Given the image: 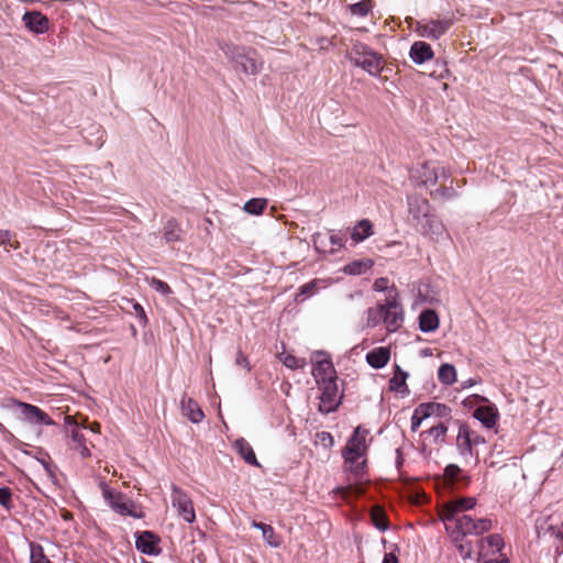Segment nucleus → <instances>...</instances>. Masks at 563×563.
<instances>
[{"label":"nucleus","instance_id":"nucleus-1","mask_svg":"<svg viewBox=\"0 0 563 563\" xmlns=\"http://www.w3.org/2000/svg\"><path fill=\"white\" fill-rule=\"evenodd\" d=\"M404 321V309L400 303L399 291L397 287L391 286L384 302H378L376 307H371L366 311V327L375 328L380 322L385 324L388 332L397 331Z\"/></svg>","mask_w":563,"mask_h":563},{"label":"nucleus","instance_id":"nucleus-2","mask_svg":"<svg viewBox=\"0 0 563 563\" xmlns=\"http://www.w3.org/2000/svg\"><path fill=\"white\" fill-rule=\"evenodd\" d=\"M343 459L342 468L350 475L354 484L340 486L333 489L343 500L350 501L351 496L358 497L364 494L361 483L366 479L368 473V459L365 455L341 454Z\"/></svg>","mask_w":563,"mask_h":563},{"label":"nucleus","instance_id":"nucleus-3","mask_svg":"<svg viewBox=\"0 0 563 563\" xmlns=\"http://www.w3.org/2000/svg\"><path fill=\"white\" fill-rule=\"evenodd\" d=\"M408 211L422 233L437 232L441 225L432 213L429 200L424 197L417 195L408 197Z\"/></svg>","mask_w":563,"mask_h":563},{"label":"nucleus","instance_id":"nucleus-4","mask_svg":"<svg viewBox=\"0 0 563 563\" xmlns=\"http://www.w3.org/2000/svg\"><path fill=\"white\" fill-rule=\"evenodd\" d=\"M350 60L354 66L362 68L368 75L379 77L384 69V56L373 51L368 45L357 42L350 52Z\"/></svg>","mask_w":563,"mask_h":563},{"label":"nucleus","instance_id":"nucleus-5","mask_svg":"<svg viewBox=\"0 0 563 563\" xmlns=\"http://www.w3.org/2000/svg\"><path fill=\"white\" fill-rule=\"evenodd\" d=\"M224 54L236 68L240 67L246 75H257L263 68V60L252 47L227 45Z\"/></svg>","mask_w":563,"mask_h":563},{"label":"nucleus","instance_id":"nucleus-6","mask_svg":"<svg viewBox=\"0 0 563 563\" xmlns=\"http://www.w3.org/2000/svg\"><path fill=\"white\" fill-rule=\"evenodd\" d=\"M494 527V521L488 518H473L471 515L462 514L457 516L455 522L449 525L446 523V530L451 533H459V536L467 537V536H476L479 537L488 531H490Z\"/></svg>","mask_w":563,"mask_h":563},{"label":"nucleus","instance_id":"nucleus-7","mask_svg":"<svg viewBox=\"0 0 563 563\" xmlns=\"http://www.w3.org/2000/svg\"><path fill=\"white\" fill-rule=\"evenodd\" d=\"M99 487L102 490L104 500L115 512L137 519L144 517L142 509L123 493L110 489L104 482H100Z\"/></svg>","mask_w":563,"mask_h":563},{"label":"nucleus","instance_id":"nucleus-8","mask_svg":"<svg viewBox=\"0 0 563 563\" xmlns=\"http://www.w3.org/2000/svg\"><path fill=\"white\" fill-rule=\"evenodd\" d=\"M65 423L73 427L70 430V439L67 445L70 450L76 451L81 459H88L91 456L90 448H93L91 442H88L84 432L78 428V420L76 417L66 416Z\"/></svg>","mask_w":563,"mask_h":563},{"label":"nucleus","instance_id":"nucleus-9","mask_svg":"<svg viewBox=\"0 0 563 563\" xmlns=\"http://www.w3.org/2000/svg\"><path fill=\"white\" fill-rule=\"evenodd\" d=\"M449 172L435 162H424L412 172V177L426 187L434 186L440 178H449Z\"/></svg>","mask_w":563,"mask_h":563},{"label":"nucleus","instance_id":"nucleus-10","mask_svg":"<svg viewBox=\"0 0 563 563\" xmlns=\"http://www.w3.org/2000/svg\"><path fill=\"white\" fill-rule=\"evenodd\" d=\"M321 390L319 410L322 413H330L338 409L342 396L339 394L336 379H327L318 384Z\"/></svg>","mask_w":563,"mask_h":563},{"label":"nucleus","instance_id":"nucleus-11","mask_svg":"<svg viewBox=\"0 0 563 563\" xmlns=\"http://www.w3.org/2000/svg\"><path fill=\"white\" fill-rule=\"evenodd\" d=\"M369 435L368 429L363 426H357L351 437L347 439L345 445L342 448L341 454L353 455H368L369 444L367 438Z\"/></svg>","mask_w":563,"mask_h":563},{"label":"nucleus","instance_id":"nucleus-12","mask_svg":"<svg viewBox=\"0 0 563 563\" xmlns=\"http://www.w3.org/2000/svg\"><path fill=\"white\" fill-rule=\"evenodd\" d=\"M172 504L177 509V514L188 523H192L196 520V512L192 500L190 497L178 488L173 486L172 488Z\"/></svg>","mask_w":563,"mask_h":563},{"label":"nucleus","instance_id":"nucleus-13","mask_svg":"<svg viewBox=\"0 0 563 563\" xmlns=\"http://www.w3.org/2000/svg\"><path fill=\"white\" fill-rule=\"evenodd\" d=\"M476 499L474 497H462L446 503L441 510V519L451 525L455 522L460 512L474 508Z\"/></svg>","mask_w":563,"mask_h":563},{"label":"nucleus","instance_id":"nucleus-14","mask_svg":"<svg viewBox=\"0 0 563 563\" xmlns=\"http://www.w3.org/2000/svg\"><path fill=\"white\" fill-rule=\"evenodd\" d=\"M316 362L312 367V375L318 384L324 383L327 379H336L335 369L331 358L323 352H317Z\"/></svg>","mask_w":563,"mask_h":563},{"label":"nucleus","instance_id":"nucleus-15","mask_svg":"<svg viewBox=\"0 0 563 563\" xmlns=\"http://www.w3.org/2000/svg\"><path fill=\"white\" fill-rule=\"evenodd\" d=\"M159 537L152 531L135 532V548L147 555H158L161 553Z\"/></svg>","mask_w":563,"mask_h":563},{"label":"nucleus","instance_id":"nucleus-16","mask_svg":"<svg viewBox=\"0 0 563 563\" xmlns=\"http://www.w3.org/2000/svg\"><path fill=\"white\" fill-rule=\"evenodd\" d=\"M505 547V541L503 537L498 533H492L487 537L481 538L477 541V560H484L489 555H494L496 553H499Z\"/></svg>","mask_w":563,"mask_h":563},{"label":"nucleus","instance_id":"nucleus-17","mask_svg":"<svg viewBox=\"0 0 563 563\" xmlns=\"http://www.w3.org/2000/svg\"><path fill=\"white\" fill-rule=\"evenodd\" d=\"M451 24L449 20H431L424 24L419 23L417 31L423 37L438 40L449 31Z\"/></svg>","mask_w":563,"mask_h":563},{"label":"nucleus","instance_id":"nucleus-18","mask_svg":"<svg viewBox=\"0 0 563 563\" xmlns=\"http://www.w3.org/2000/svg\"><path fill=\"white\" fill-rule=\"evenodd\" d=\"M26 29L35 34H43L49 29V20L40 11H29L22 16Z\"/></svg>","mask_w":563,"mask_h":563},{"label":"nucleus","instance_id":"nucleus-19","mask_svg":"<svg viewBox=\"0 0 563 563\" xmlns=\"http://www.w3.org/2000/svg\"><path fill=\"white\" fill-rule=\"evenodd\" d=\"M19 407L21 408V412L24 419L27 421L46 426L54 424V421L51 419V417L37 406L26 402H19Z\"/></svg>","mask_w":563,"mask_h":563},{"label":"nucleus","instance_id":"nucleus-20","mask_svg":"<svg viewBox=\"0 0 563 563\" xmlns=\"http://www.w3.org/2000/svg\"><path fill=\"white\" fill-rule=\"evenodd\" d=\"M473 416L488 429L495 427L499 418L498 410L493 404L478 406L474 410Z\"/></svg>","mask_w":563,"mask_h":563},{"label":"nucleus","instance_id":"nucleus-21","mask_svg":"<svg viewBox=\"0 0 563 563\" xmlns=\"http://www.w3.org/2000/svg\"><path fill=\"white\" fill-rule=\"evenodd\" d=\"M180 409L183 415L194 423H199L205 418V413L198 402L186 395L180 400Z\"/></svg>","mask_w":563,"mask_h":563},{"label":"nucleus","instance_id":"nucleus-22","mask_svg":"<svg viewBox=\"0 0 563 563\" xmlns=\"http://www.w3.org/2000/svg\"><path fill=\"white\" fill-rule=\"evenodd\" d=\"M472 435L473 430L466 423H462L459 428L456 445L463 456L473 455Z\"/></svg>","mask_w":563,"mask_h":563},{"label":"nucleus","instance_id":"nucleus-23","mask_svg":"<svg viewBox=\"0 0 563 563\" xmlns=\"http://www.w3.org/2000/svg\"><path fill=\"white\" fill-rule=\"evenodd\" d=\"M409 55L416 64H423L424 62L432 59L434 54L428 43L417 41L411 45Z\"/></svg>","mask_w":563,"mask_h":563},{"label":"nucleus","instance_id":"nucleus-24","mask_svg":"<svg viewBox=\"0 0 563 563\" xmlns=\"http://www.w3.org/2000/svg\"><path fill=\"white\" fill-rule=\"evenodd\" d=\"M390 360V350L389 347L380 346L371 350L366 354L367 363L374 368L384 367Z\"/></svg>","mask_w":563,"mask_h":563},{"label":"nucleus","instance_id":"nucleus-25","mask_svg":"<svg viewBox=\"0 0 563 563\" xmlns=\"http://www.w3.org/2000/svg\"><path fill=\"white\" fill-rule=\"evenodd\" d=\"M234 449L238 451L240 456L250 465L260 467L256 455L251 444L244 439L240 438L234 442Z\"/></svg>","mask_w":563,"mask_h":563},{"label":"nucleus","instance_id":"nucleus-26","mask_svg":"<svg viewBox=\"0 0 563 563\" xmlns=\"http://www.w3.org/2000/svg\"><path fill=\"white\" fill-rule=\"evenodd\" d=\"M439 316L432 309L423 310L419 316V329L422 332H432L439 328Z\"/></svg>","mask_w":563,"mask_h":563},{"label":"nucleus","instance_id":"nucleus-27","mask_svg":"<svg viewBox=\"0 0 563 563\" xmlns=\"http://www.w3.org/2000/svg\"><path fill=\"white\" fill-rule=\"evenodd\" d=\"M444 478L452 485L463 484V486H467L470 483V477L462 474V470L455 464H449L444 468Z\"/></svg>","mask_w":563,"mask_h":563},{"label":"nucleus","instance_id":"nucleus-28","mask_svg":"<svg viewBox=\"0 0 563 563\" xmlns=\"http://www.w3.org/2000/svg\"><path fill=\"white\" fill-rule=\"evenodd\" d=\"M374 8V0H360L358 2L349 4L346 10L354 16L366 18L373 13Z\"/></svg>","mask_w":563,"mask_h":563},{"label":"nucleus","instance_id":"nucleus-29","mask_svg":"<svg viewBox=\"0 0 563 563\" xmlns=\"http://www.w3.org/2000/svg\"><path fill=\"white\" fill-rule=\"evenodd\" d=\"M373 234V225L369 220L363 219L356 223L352 232L355 242H362Z\"/></svg>","mask_w":563,"mask_h":563},{"label":"nucleus","instance_id":"nucleus-30","mask_svg":"<svg viewBox=\"0 0 563 563\" xmlns=\"http://www.w3.org/2000/svg\"><path fill=\"white\" fill-rule=\"evenodd\" d=\"M451 534L461 558H463L464 560L471 559L474 553L472 542L468 541L466 537L459 536V533Z\"/></svg>","mask_w":563,"mask_h":563},{"label":"nucleus","instance_id":"nucleus-31","mask_svg":"<svg viewBox=\"0 0 563 563\" xmlns=\"http://www.w3.org/2000/svg\"><path fill=\"white\" fill-rule=\"evenodd\" d=\"M407 377L408 374L402 371L399 365H395L394 375L389 379V389L394 391H405L407 389Z\"/></svg>","mask_w":563,"mask_h":563},{"label":"nucleus","instance_id":"nucleus-32","mask_svg":"<svg viewBox=\"0 0 563 563\" xmlns=\"http://www.w3.org/2000/svg\"><path fill=\"white\" fill-rule=\"evenodd\" d=\"M371 519L373 525L380 531H385L389 527L388 518L386 516L385 510L378 506L375 505L371 509Z\"/></svg>","mask_w":563,"mask_h":563},{"label":"nucleus","instance_id":"nucleus-33","mask_svg":"<svg viewBox=\"0 0 563 563\" xmlns=\"http://www.w3.org/2000/svg\"><path fill=\"white\" fill-rule=\"evenodd\" d=\"M374 262L372 260L353 261L345 265L344 272L350 275H361L372 268Z\"/></svg>","mask_w":563,"mask_h":563},{"label":"nucleus","instance_id":"nucleus-34","mask_svg":"<svg viewBox=\"0 0 563 563\" xmlns=\"http://www.w3.org/2000/svg\"><path fill=\"white\" fill-rule=\"evenodd\" d=\"M438 378L444 385H452L456 382V369L452 364H442L438 371Z\"/></svg>","mask_w":563,"mask_h":563},{"label":"nucleus","instance_id":"nucleus-35","mask_svg":"<svg viewBox=\"0 0 563 563\" xmlns=\"http://www.w3.org/2000/svg\"><path fill=\"white\" fill-rule=\"evenodd\" d=\"M164 239L167 242L181 240V230L175 220H168L164 227Z\"/></svg>","mask_w":563,"mask_h":563},{"label":"nucleus","instance_id":"nucleus-36","mask_svg":"<svg viewBox=\"0 0 563 563\" xmlns=\"http://www.w3.org/2000/svg\"><path fill=\"white\" fill-rule=\"evenodd\" d=\"M267 207V200L264 198H253L245 202L243 209L250 214H261Z\"/></svg>","mask_w":563,"mask_h":563},{"label":"nucleus","instance_id":"nucleus-37","mask_svg":"<svg viewBox=\"0 0 563 563\" xmlns=\"http://www.w3.org/2000/svg\"><path fill=\"white\" fill-rule=\"evenodd\" d=\"M442 408H445V406L437 402L420 404L416 408V413L420 415L422 418H428L432 415L439 413Z\"/></svg>","mask_w":563,"mask_h":563},{"label":"nucleus","instance_id":"nucleus-38","mask_svg":"<svg viewBox=\"0 0 563 563\" xmlns=\"http://www.w3.org/2000/svg\"><path fill=\"white\" fill-rule=\"evenodd\" d=\"M0 245H2L7 251L20 247V243L16 240L15 234L8 230H0Z\"/></svg>","mask_w":563,"mask_h":563},{"label":"nucleus","instance_id":"nucleus-39","mask_svg":"<svg viewBox=\"0 0 563 563\" xmlns=\"http://www.w3.org/2000/svg\"><path fill=\"white\" fill-rule=\"evenodd\" d=\"M280 361L283 364L290 368V369H298L303 368L306 366V360L305 358H298L295 355L291 354H284L280 357Z\"/></svg>","mask_w":563,"mask_h":563},{"label":"nucleus","instance_id":"nucleus-40","mask_svg":"<svg viewBox=\"0 0 563 563\" xmlns=\"http://www.w3.org/2000/svg\"><path fill=\"white\" fill-rule=\"evenodd\" d=\"M448 432V427L440 422L437 426L431 427L427 433L431 437L435 442H443L445 434Z\"/></svg>","mask_w":563,"mask_h":563},{"label":"nucleus","instance_id":"nucleus-41","mask_svg":"<svg viewBox=\"0 0 563 563\" xmlns=\"http://www.w3.org/2000/svg\"><path fill=\"white\" fill-rule=\"evenodd\" d=\"M31 563H52L41 545H31Z\"/></svg>","mask_w":563,"mask_h":563},{"label":"nucleus","instance_id":"nucleus-42","mask_svg":"<svg viewBox=\"0 0 563 563\" xmlns=\"http://www.w3.org/2000/svg\"><path fill=\"white\" fill-rule=\"evenodd\" d=\"M317 443L323 448L330 449L334 444V439L330 432L321 431L316 434Z\"/></svg>","mask_w":563,"mask_h":563},{"label":"nucleus","instance_id":"nucleus-43","mask_svg":"<svg viewBox=\"0 0 563 563\" xmlns=\"http://www.w3.org/2000/svg\"><path fill=\"white\" fill-rule=\"evenodd\" d=\"M263 538L267 541V543L271 547L277 548L280 545V541L278 537L276 536L274 528L272 526H268V528H265V530L262 532Z\"/></svg>","mask_w":563,"mask_h":563},{"label":"nucleus","instance_id":"nucleus-44","mask_svg":"<svg viewBox=\"0 0 563 563\" xmlns=\"http://www.w3.org/2000/svg\"><path fill=\"white\" fill-rule=\"evenodd\" d=\"M0 505L5 509L12 507V490L9 487H0Z\"/></svg>","mask_w":563,"mask_h":563},{"label":"nucleus","instance_id":"nucleus-45","mask_svg":"<svg viewBox=\"0 0 563 563\" xmlns=\"http://www.w3.org/2000/svg\"><path fill=\"white\" fill-rule=\"evenodd\" d=\"M150 285L152 288L163 295H169L172 292L169 285L158 278L153 277L150 282Z\"/></svg>","mask_w":563,"mask_h":563},{"label":"nucleus","instance_id":"nucleus-46","mask_svg":"<svg viewBox=\"0 0 563 563\" xmlns=\"http://www.w3.org/2000/svg\"><path fill=\"white\" fill-rule=\"evenodd\" d=\"M80 427L84 429H89L90 431H92L95 433L100 432V424L96 421L92 423H89L87 417H80V421H78V428H80Z\"/></svg>","mask_w":563,"mask_h":563},{"label":"nucleus","instance_id":"nucleus-47","mask_svg":"<svg viewBox=\"0 0 563 563\" xmlns=\"http://www.w3.org/2000/svg\"><path fill=\"white\" fill-rule=\"evenodd\" d=\"M391 287L388 286V278H386V277H379L373 284V289L376 291H387L388 292V290Z\"/></svg>","mask_w":563,"mask_h":563},{"label":"nucleus","instance_id":"nucleus-48","mask_svg":"<svg viewBox=\"0 0 563 563\" xmlns=\"http://www.w3.org/2000/svg\"><path fill=\"white\" fill-rule=\"evenodd\" d=\"M235 364L245 368L247 372L251 371V365H250L249 358L242 351L238 352L236 358H235Z\"/></svg>","mask_w":563,"mask_h":563},{"label":"nucleus","instance_id":"nucleus-49","mask_svg":"<svg viewBox=\"0 0 563 563\" xmlns=\"http://www.w3.org/2000/svg\"><path fill=\"white\" fill-rule=\"evenodd\" d=\"M133 309H134L135 314L139 318L140 322L143 323V324H146L147 323V317H146V313H145L143 307L139 302H135L133 305Z\"/></svg>","mask_w":563,"mask_h":563},{"label":"nucleus","instance_id":"nucleus-50","mask_svg":"<svg viewBox=\"0 0 563 563\" xmlns=\"http://www.w3.org/2000/svg\"><path fill=\"white\" fill-rule=\"evenodd\" d=\"M330 242L332 245L338 246L339 249L344 246V240L340 234L331 233L330 234Z\"/></svg>","mask_w":563,"mask_h":563},{"label":"nucleus","instance_id":"nucleus-51","mask_svg":"<svg viewBox=\"0 0 563 563\" xmlns=\"http://www.w3.org/2000/svg\"><path fill=\"white\" fill-rule=\"evenodd\" d=\"M423 419L420 415L416 413V410L413 411L411 417V430L413 432L418 430Z\"/></svg>","mask_w":563,"mask_h":563},{"label":"nucleus","instance_id":"nucleus-52","mask_svg":"<svg viewBox=\"0 0 563 563\" xmlns=\"http://www.w3.org/2000/svg\"><path fill=\"white\" fill-rule=\"evenodd\" d=\"M483 443H485V439L482 435H479V434H477L476 432L473 431V435H472V445H473V448L477 446L479 444H483Z\"/></svg>","mask_w":563,"mask_h":563},{"label":"nucleus","instance_id":"nucleus-53","mask_svg":"<svg viewBox=\"0 0 563 563\" xmlns=\"http://www.w3.org/2000/svg\"><path fill=\"white\" fill-rule=\"evenodd\" d=\"M313 283H308V284H305L300 287V292L301 294H306V295H310L313 290Z\"/></svg>","mask_w":563,"mask_h":563},{"label":"nucleus","instance_id":"nucleus-54","mask_svg":"<svg viewBox=\"0 0 563 563\" xmlns=\"http://www.w3.org/2000/svg\"><path fill=\"white\" fill-rule=\"evenodd\" d=\"M483 563H509V560L505 554H500L499 559L485 560Z\"/></svg>","mask_w":563,"mask_h":563},{"label":"nucleus","instance_id":"nucleus-55","mask_svg":"<svg viewBox=\"0 0 563 563\" xmlns=\"http://www.w3.org/2000/svg\"><path fill=\"white\" fill-rule=\"evenodd\" d=\"M383 563H398V559H397V556L395 554L387 553L384 556Z\"/></svg>","mask_w":563,"mask_h":563},{"label":"nucleus","instance_id":"nucleus-56","mask_svg":"<svg viewBox=\"0 0 563 563\" xmlns=\"http://www.w3.org/2000/svg\"><path fill=\"white\" fill-rule=\"evenodd\" d=\"M252 526L256 529H260L262 530V532L265 530V528H268L269 525H266L264 522H256V521H253Z\"/></svg>","mask_w":563,"mask_h":563},{"label":"nucleus","instance_id":"nucleus-57","mask_svg":"<svg viewBox=\"0 0 563 563\" xmlns=\"http://www.w3.org/2000/svg\"><path fill=\"white\" fill-rule=\"evenodd\" d=\"M71 517H73V515L69 511H65V514L63 515L64 519H70Z\"/></svg>","mask_w":563,"mask_h":563},{"label":"nucleus","instance_id":"nucleus-58","mask_svg":"<svg viewBox=\"0 0 563 563\" xmlns=\"http://www.w3.org/2000/svg\"><path fill=\"white\" fill-rule=\"evenodd\" d=\"M476 398H477L479 401H487V399H486L485 397H483V396H477V395H476Z\"/></svg>","mask_w":563,"mask_h":563},{"label":"nucleus","instance_id":"nucleus-59","mask_svg":"<svg viewBox=\"0 0 563 563\" xmlns=\"http://www.w3.org/2000/svg\"><path fill=\"white\" fill-rule=\"evenodd\" d=\"M141 563H151V562H148V561H146V560L142 559V560H141Z\"/></svg>","mask_w":563,"mask_h":563}]
</instances>
